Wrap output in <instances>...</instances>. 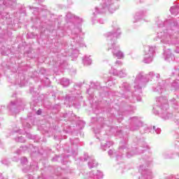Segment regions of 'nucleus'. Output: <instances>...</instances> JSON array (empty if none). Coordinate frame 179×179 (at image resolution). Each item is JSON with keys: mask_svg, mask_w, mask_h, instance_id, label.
Listing matches in <instances>:
<instances>
[{"mask_svg": "<svg viewBox=\"0 0 179 179\" xmlns=\"http://www.w3.org/2000/svg\"><path fill=\"white\" fill-rule=\"evenodd\" d=\"M170 12L172 15H177L179 13V6H173L170 8Z\"/></svg>", "mask_w": 179, "mask_h": 179, "instance_id": "nucleus-32", "label": "nucleus"}, {"mask_svg": "<svg viewBox=\"0 0 179 179\" xmlns=\"http://www.w3.org/2000/svg\"><path fill=\"white\" fill-rule=\"evenodd\" d=\"M82 31V27L80 26L75 27L72 31L71 33L73 34L72 41H71V55H73V57H78V54H79V50L78 48L79 47H85V42H83V38L78 36L79 33Z\"/></svg>", "mask_w": 179, "mask_h": 179, "instance_id": "nucleus-7", "label": "nucleus"}, {"mask_svg": "<svg viewBox=\"0 0 179 179\" xmlns=\"http://www.w3.org/2000/svg\"><path fill=\"white\" fill-rule=\"evenodd\" d=\"M110 146H113V142L112 141H103L101 143V149H102V150H106V149H108V148H110Z\"/></svg>", "mask_w": 179, "mask_h": 179, "instance_id": "nucleus-24", "label": "nucleus"}, {"mask_svg": "<svg viewBox=\"0 0 179 179\" xmlns=\"http://www.w3.org/2000/svg\"><path fill=\"white\" fill-rule=\"evenodd\" d=\"M135 110H136V108L132 105H130L129 106L127 107V110L126 112H122L121 113V115H125L126 113H132L134 111H135Z\"/></svg>", "mask_w": 179, "mask_h": 179, "instance_id": "nucleus-28", "label": "nucleus"}, {"mask_svg": "<svg viewBox=\"0 0 179 179\" xmlns=\"http://www.w3.org/2000/svg\"><path fill=\"white\" fill-rule=\"evenodd\" d=\"M88 158V167L89 169H94V167H97L99 166V163L96 162V159H94V157H88L87 154H85L84 160L86 162Z\"/></svg>", "mask_w": 179, "mask_h": 179, "instance_id": "nucleus-15", "label": "nucleus"}, {"mask_svg": "<svg viewBox=\"0 0 179 179\" xmlns=\"http://www.w3.org/2000/svg\"><path fill=\"white\" fill-rule=\"evenodd\" d=\"M30 121V116L27 117V119L22 120V127L24 129L25 132L27 129H30L31 128V124L29 122Z\"/></svg>", "mask_w": 179, "mask_h": 179, "instance_id": "nucleus-21", "label": "nucleus"}, {"mask_svg": "<svg viewBox=\"0 0 179 179\" xmlns=\"http://www.w3.org/2000/svg\"><path fill=\"white\" fill-rule=\"evenodd\" d=\"M0 143H1V141H0Z\"/></svg>", "mask_w": 179, "mask_h": 179, "instance_id": "nucleus-62", "label": "nucleus"}, {"mask_svg": "<svg viewBox=\"0 0 179 179\" xmlns=\"http://www.w3.org/2000/svg\"><path fill=\"white\" fill-rule=\"evenodd\" d=\"M3 5L12 8L16 6V0H3Z\"/></svg>", "mask_w": 179, "mask_h": 179, "instance_id": "nucleus-23", "label": "nucleus"}, {"mask_svg": "<svg viewBox=\"0 0 179 179\" xmlns=\"http://www.w3.org/2000/svg\"><path fill=\"white\" fill-rule=\"evenodd\" d=\"M0 178L1 179H8V178H6L5 176H3V174H2V173L0 174Z\"/></svg>", "mask_w": 179, "mask_h": 179, "instance_id": "nucleus-46", "label": "nucleus"}, {"mask_svg": "<svg viewBox=\"0 0 179 179\" xmlns=\"http://www.w3.org/2000/svg\"><path fill=\"white\" fill-rule=\"evenodd\" d=\"M109 73L113 75L114 76H119V78H125L128 73L127 72V69H122L120 71L111 67V69L109 71Z\"/></svg>", "mask_w": 179, "mask_h": 179, "instance_id": "nucleus-14", "label": "nucleus"}, {"mask_svg": "<svg viewBox=\"0 0 179 179\" xmlns=\"http://www.w3.org/2000/svg\"><path fill=\"white\" fill-rule=\"evenodd\" d=\"M31 169H34V167H33V165H31Z\"/></svg>", "mask_w": 179, "mask_h": 179, "instance_id": "nucleus-58", "label": "nucleus"}, {"mask_svg": "<svg viewBox=\"0 0 179 179\" xmlns=\"http://www.w3.org/2000/svg\"><path fill=\"white\" fill-rule=\"evenodd\" d=\"M119 8L120 6H118L117 0H101L99 6L95 7L93 15L96 16V15L106 13L107 10H108L110 13H114Z\"/></svg>", "mask_w": 179, "mask_h": 179, "instance_id": "nucleus-6", "label": "nucleus"}, {"mask_svg": "<svg viewBox=\"0 0 179 179\" xmlns=\"http://www.w3.org/2000/svg\"><path fill=\"white\" fill-rule=\"evenodd\" d=\"M139 173L141 176L139 179H152L153 173L150 169H145V165H141L138 169Z\"/></svg>", "mask_w": 179, "mask_h": 179, "instance_id": "nucleus-11", "label": "nucleus"}, {"mask_svg": "<svg viewBox=\"0 0 179 179\" xmlns=\"http://www.w3.org/2000/svg\"><path fill=\"white\" fill-rule=\"evenodd\" d=\"M173 75H178L179 76V68L178 69H175V72H173Z\"/></svg>", "mask_w": 179, "mask_h": 179, "instance_id": "nucleus-41", "label": "nucleus"}, {"mask_svg": "<svg viewBox=\"0 0 179 179\" xmlns=\"http://www.w3.org/2000/svg\"><path fill=\"white\" fill-rule=\"evenodd\" d=\"M120 91L117 92L115 96L118 97H122L123 99H129V97H134V90L131 88V85L128 83H123L120 86Z\"/></svg>", "mask_w": 179, "mask_h": 179, "instance_id": "nucleus-8", "label": "nucleus"}, {"mask_svg": "<svg viewBox=\"0 0 179 179\" xmlns=\"http://www.w3.org/2000/svg\"><path fill=\"white\" fill-rule=\"evenodd\" d=\"M136 3H141V2H142V1H141V0H136Z\"/></svg>", "mask_w": 179, "mask_h": 179, "instance_id": "nucleus-52", "label": "nucleus"}, {"mask_svg": "<svg viewBox=\"0 0 179 179\" xmlns=\"http://www.w3.org/2000/svg\"><path fill=\"white\" fill-rule=\"evenodd\" d=\"M85 178L86 179H103V172L101 171H92L85 173Z\"/></svg>", "mask_w": 179, "mask_h": 179, "instance_id": "nucleus-12", "label": "nucleus"}, {"mask_svg": "<svg viewBox=\"0 0 179 179\" xmlns=\"http://www.w3.org/2000/svg\"><path fill=\"white\" fill-rule=\"evenodd\" d=\"M160 78V74H155L153 71H150L148 74H145L143 71H140L136 75L134 80V89L135 93H142V87H145L149 83L150 79H156L158 80L157 87H152V92L162 94L166 92V81L162 80Z\"/></svg>", "mask_w": 179, "mask_h": 179, "instance_id": "nucleus-1", "label": "nucleus"}, {"mask_svg": "<svg viewBox=\"0 0 179 179\" xmlns=\"http://www.w3.org/2000/svg\"><path fill=\"white\" fill-rule=\"evenodd\" d=\"M60 85H62V86L64 87H68V86L70 85L69 79L62 78L60 80Z\"/></svg>", "mask_w": 179, "mask_h": 179, "instance_id": "nucleus-29", "label": "nucleus"}, {"mask_svg": "<svg viewBox=\"0 0 179 179\" xmlns=\"http://www.w3.org/2000/svg\"><path fill=\"white\" fill-rule=\"evenodd\" d=\"M28 8L31 10H34L32 12V13H34V15H37V12H38V8L37 7H31L30 6H28Z\"/></svg>", "mask_w": 179, "mask_h": 179, "instance_id": "nucleus-36", "label": "nucleus"}, {"mask_svg": "<svg viewBox=\"0 0 179 179\" xmlns=\"http://www.w3.org/2000/svg\"><path fill=\"white\" fill-rule=\"evenodd\" d=\"M17 160H18L17 157H14L13 158V162H17Z\"/></svg>", "mask_w": 179, "mask_h": 179, "instance_id": "nucleus-48", "label": "nucleus"}, {"mask_svg": "<svg viewBox=\"0 0 179 179\" xmlns=\"http://www.w3.org/2000/svg\"><path fill=\"white\" fill-rule=\"evenodd\" d=\"M173 103H176V99H173Z\"/></svg>", "mask_w": 179, "mask_h": 179, "instance_id": "nucleus-59", "label": "nucleus"}, {"mask_svg": "<svg viewBox=\"0 0 179 179\" xmlns=\"http://www.w3.org/2000/svg\"><path fill=\"white\" fill-rule=\"evenodd\" d=\"M14 139L15 142H20V143H24V142H26V139L23 136L15 137Z\"/></svg>", "mask_w": 179, "mask_h": 179, "instance_id": "nucleus-34", "label": "nucleus"}, {"mask_svg": "<svg viewBox=\"0 0 179 179\" xmlns=\"http://www.w3.org/2000/svg\"><path fill=\"white\" fill-rule=\"evenodd\" d=\"M93 89H100V84L99 83L91 84L90 89L87 90V93H88L91 97H93L94 96Z\"/></svg>", "mask_w": 179, "mask_h": 179, "instance_id": "nucleus-20", "label": "nucleus"}, {"mask_svg": "<svg viewBox=\"0 0 179 179\" xmlns=\"http://www.w3.org/2000/svg\"><path fill=\"white\" fill-rule=\"evenodd\" d=\"M21 130H17V131H11L10 136H12V135H16V134L19 133V134H22V132L20 131Z\"/></svg>", "mask_w": 179, "mask_h": 179, "instance_id": "nucleus-40", "label": "nucleus"}, {"mask_svg": "<svg viewBox=\"0 0 179 179\" xmlns=\"http://www.w3.org/2000/svg\"><path fill=\"white\" fill-rule=\"evenodd\" d=\"M112 27L113 31L107 32L105 34L106 41H108V51L111 50L113 57H116L118 59H122L125 55L120 50V45H117V38H120V36H121V29L117 22H113Z\"/></svg>", "mask_w": 179, "mask_h": 179, "instance_id": "nucleus-3", "label": "nucleus"}, {"mask_svg": "<svg viewBox=\"0 0 179 179\" xmlns=\"http://www.w3.org/2000/svg\"><path fill=\"white\" fill-rule=\"evenodd\" d=\"M73 155H78V152L76 151H75Z\"/></svg>", "mask_w": 179, "mask_h": 179, "instance_id": "nucleus-56", "label": "nucleus"}, {"mask_svg": "<svg viewBox=\"0 0 179 179\" xmlns=\"http://www.w3.org/2000/svg\"><path fill=\"white\" fill-rule=\"evenodd\" d=\"M156 46L153 45H145L144 46V64H150L153 62V58H155V54Z\"/></svg>", "mask_w": 179, "mask_h": 179, "instance_id": "nucleus-10", "label": "nucleus"}, {"mask_svg": "<svg viewBox=\"0 0 179 179\" xmlns=\"http://www.w3.org/2000/svg\"><path fill=\"white\" fill-rule=\"evenodd\" d=\"M143 15H145L144 11H140L138 13H136L134 16V23H136V22H139V20H141Z\"/></svg>", "mask_w": 179, "mask_h": 179, "instance_id": "nucleus-25", "label": "nucleus"}, {"mask_svg": "<svg viewBox=\"0 0 179 179\" xmlns=\"http://www.w3.org/2000/svg\"><path fill=\"white\" fill-rule=\"evenodd\" d=\"M1 163L3 164H5L6 166H9V164H10V162H9V159H3L2 161H1Z\"/></svg>", "mask_w": 179, "mask_h": 179, "instance_id": "nucleus-37", "label": "nucleus"}, {"mask_svg": "<svg viewBox=\"0 0 179 179\" xmlns=\"http://www.w3.org/2000/svg\"><path fill=\"white\" fill-rule=\"evenodd\" d=\"M104 22H105L104 20H103V19L99 20V23H100L101 24H104Z\"/></svg>", "mask_w": 179, "mask_h": 179, "instance_id": "nucleus-44", "label": "nucleus"}, {"mask_svg": "<svg viewBox=\"0 0 179 179\" xmlns=\"http://www.w3.org/2000/svg\"><path fill=\"white\" fill-rule=\"evenodd\" d=\"M73 100H74L73 96H71V95H66L64 99V104H66V106H71Z\"/></svg>", "mask_w": 179, "mask_h": 179, "instance_id": "nucleus-26", "label": "nucleus"}, {"mask_svg": "<svg viewBox=\"0 0 179 179\" xmlns=\"http://www.w3.org/2000/svg\"><path fill=\"white\" fill-rule=\"evenodd\" d=\"M68 55H62V57L59 55L56 62V66H61L63 64H65V57H68Z\"/></svg>", "mask_w": 179, "mask_h": 179, "instance_id": "nucleus-22", "label": "nucleus"}, {"mask_svg": "<svg viewBox=\"0 0 179 179\" xmlns=\"http://www.w3.org/2000/svg\"><path fill=\"white\" fill-rule=\"evenodd\" d=\"M157 107H154L152 111L155 115L161 114V117L163 120H170L173 117V114L167 113L169 103L166 96H159L156 98Z\"/></svg>", "mask_w": 179, "mask_h": 179, "instance_id": "nucleus-5", "label": "nucleus"}, {"mask_svg": "<svg viewBox=\"0 0 179 179\" xmlns=\"http://www.w3.org/2000/svg\"><path fill=\"white\" fill-rule=\"evenodd\" d=\"M162 157L165 159H174L176 153H174L173 150L164 151L162 153Z\"/></svg>", "mask_w": 179, "mask_h": 179, "instance_id": "nucleus-19", "label": "nucleus"}, {"mask_svg": "<svg viewBox=\"0 0 179 179\" xmlns=\"http://www.w3.org/2000/svg\"><path fill=\"white\" fill-rule=\"evenodd\" d=\"M75 141L76 142H79V138H76Z\"/></svg>", "mask_w": 179, "mask_h": 179, "instance_id": "nucleus-55", "label": "nucleus"}, {"mask_svg": "<svg viewBox=\"0 0 179 179\" xmlns=\"http://www.w3.org/2000/svg\"><path fill=\"white\" fill-rule=\"evenodd\" d=\"M143 129L145 131H144V132L141 131V134H148V132H150L151 134H155H155L159 135V134H160V132H162V129L160 128L156 127V126H153L152 128L145 127L143 128Z\"/></svg>", "mask_w": 179, "mask_h": 179, "instance_id": "nucleus-17", "label": "nucleus"}, {"mask_svg": "<svg viewBox=\"0 0 179 179\" xmlns=\"http://www.w3.org/2000/svg\"><path fill=\"white\" fill-rule=\"evenodd\" d=\"M83 62L86 66L92 65V59L90 56H85L83 59Z\"/></svg>", "mask_w": 179, "mask_h": 179, "instance_id": "nucleus-27", "label": "nucleus"}, {"mask_svg": "<svg viewBox=\"0 0 179 179\" xmlns=\"http://www.w3.org/2000/svg\"><path fill=\"white\" fill-rule=\"evenodd\" d=\"M33 92V90H30V93H32Z\"/></svg>", "mask_w": 179, "mask_h": 179, "instance_id": "nucleus-57", "label": "nucleus"}, {"mask_svg": "<svg viewBox=\"0 0 179 179\" xmlns=\"http://www.w3.org/2000/svg\"><path fill=\"white\" fill-rule=\"evenodd\" d=\"M30 34H32V36H31V38H34V34L29 33V34H28V36H30Z\"/></svg>", "mask_w": 179, "mask_h": 179, "instance_id": "nucleus-51", "label": "nucleus"}, {"mask_svg": "<svg viewBox=\"0 0 179 179\" xmlns=\"http://www.w3.org/2000/svg\"><path fill=\"white\" fill-rule=\"evenodd\" d=\"M115 66H122V62H121L120 60H117L115 62Z\"/></svg>", "mask_w": 179, "mask_h": 179, "instance_id": "nucleus-38", "label": "nucleus"}, {"mask_svg": "<svg viewBox=\"0 0 179 179\" xmlns=\"http://www.w3.org/2000/svg\"><path fill=\"white\" fill-rule=\"evenodd\" d=\"M73 20L76 22V23H78V24H79V26H80V24H82V22H83V19L78 16H74V15L71 14V13H67V14L66 15V20L67 22H69L70 20Z\"/></svg>", "mask_w": 179, "mask_h": 179, "instance_id": "nucleus-16", "label": "nucleus"}, {"mask_svg": "<svg viewBox=\"0 0 179 179\" xmlns=\"http://www.w3.org/2000/svg\"><path fill=\"white\" fill-rule=\"evenodd\" d=\"M34 107H36V106H33L31 104V110H33L34 111H36V108H34Z\"/></svg>", "mask_w": 179, "mask_h": 179, "instance_id": "nucleus-50", "label": "nucleus"}, {"mask_svg": "<svg viewBox=\"0 0 179 179\" xmlns=\"http://www.w3.org/2000/svg\"><path fill=\"white\" fill-rule=\"evenodd\" d=\"M115 83H116L115 79H113L110 78L108 80V82H106V86H108V87H111V86H114Z\"/></svg>", "mask_w": 179, "mask_h": 179, "instance_id": "nucleus-31", "label": "nucleus"}, {"mask_svg": "<svg viewBox=\"0 0 179 179\" xmlns=\"http://www.w3.org/2000/svg\"><path fill=\"white\" fill-rule=\"evenodd\" d=\"M136 100H137L138 101H141V98H140L139 96H136Z\"/></svg>", "mask_w": 179, "mask_h": 179, "instance_id": "nucleus-53", "label": "nucleus"}, {"mask_svg": "<svg viewBox=\"0 0 179 179\" xmlns=\"http://www.w3.org/2000/svg\"><path fill=\"white\" fill-rule=\"evenodd\" d=\"M138 146L133 147L131 149L127 150V142L122 141L119 147V151L115 152L114 150H109L108 154L109 156H115L116 160H122V155L127 152L126 157L130 159L135 155H142L145 150L150 149V146L146 143V142L140 139L137 141Z\"/></svg>", "mask_w": 179, "mask_h": 179, "instance_id": "nucleus-2", "label": "nucleus"}, {"mask_svg": "<svg viewBox=\"0 0 179 179\" xmlns=\"http://www.w3.org/2000/svg\"><path fill=\"white\" fill-rule=\"evenodd\" d=\"M29 179H33V176L31 175L29 176Z\"/></svg>", "mask_w": 179, "mask_h": 179, "instance_id": "nucleus-54", "label": "nucleus"}, {"mask_svg": "<svg viewBox=\"0 0 179 179\" xmlns=\"http://www.w3.org/2000/svg\"><path fill=\"white\" fill-rule=\"evenodd\" d=\"M122 134V131L120 130L119 131H117L116 135H121Z\"/></svg>", "mask_w": 179, "mask_h": 179, "instance_id": "nucleus-49", "label": "nucleus"}, {"mask_svg": "<svg viewBox=\"0 0 179 179\" xmlns=\"http://www.w3.org/2000/svg\"><path fill=\"white\" fill-rule=\"evenodd\" d=\"M144 160H145V164H147V166H150L152 164V162H153V159H152V157H150V156L144 158Z\"/></svg>", "mask_w": 179, "mask_h": 179, "instance_id": "nucleus-35", "label": "nucleus"}, {"mask_svg": "<svg viewBox=\"0 0 179 179\" xmlns=\"http://www.w3.org/2000/svg\"><path fill=\"white\" fill-rule=\"evenodd\" d=\"M21 164H22L23 165L27 164V158L24 157L21 158Z\"/></svg>", "mask_w": 179, "mask_h": 179, "instance_id": "nucleus-39", "label": "nucleus"}, {"mask_svg": "<svg viewBox=\"0 0 179 179\" xmlns=\"http://www.w3.org/2000/svg\"><path fill=\"white\" fill-rule=\"evenodd\" d=\"M24 107V104L22 101V99L11 101L7 106V108L11 115L19 114V111H20V110H23Z\"/></svg>", "mask_w": 179, "mask_h": 179, "instance_id": "nucleus-9", "label": "nucleus"}, {"mask_svg": "<svg viewBox=\"0 0 179 179\" xmlns=\"http://www.w3.org/2000/svg\"><path fill=\"white\" fill-rule=\"evenodd\" d=\"M36 2H38V3H41V2H44V0H35Z\"/></svg>", "mask_w": 179, "mask_h": 179, "instance_id": "nucleus-47", "label": "nucleus"}, {"mask_svg": "<svg viewBox=\"0 0 179 179\" xmlns=\"http://www.w3.org/2000/svg\"><path fill=\"white\" fill-rule=\"evenodd\" d=\"M164 57L166 62H173V61L176 59V57H174V55L171 54V50H170V49L164 50Z\"/></svg>", "mask_w": 179, "mask_h": 179, "instance_id": "nucleus-18", "label": "nucleus"}, {"mask_svg": "<svg viewBox=\"0 0 179 179\" xmlns=\"http://www.w3.org/2000/svg\"><path fill=\"white\" fill-rule=\"evenodd\" d=\"M176 52L178 53L179 52L178 50H176Z\"/></svg>", "mask_w": 179, "mask_h": 179, "instance_id": "nucleus-60", "label": "nucleus"}, {"mask_svg": "<svg viewBox=\"0 0 179 179\" xmlns=\"http://www.w3.org/2000/svg\"><path fill=\"white\" fill-rule=\"evenodd\" d=\"M71 143H73V144L74 143L73 141H71Z\"/></svg>", "mask_w": 179, "mask_h": 179, "instance_id": "nucleus-61", "label": "nucleus"}, {"mask_svg": "<svg viewBox=\"0 0 179 179\" xmlns=\"http://www.w3.org/2000/svg\"><path fill=\"white\" fill-rule=\"evenodd\" d=\"M26 136H27V138H28L29 139H32V138H33V136H31V134H30L29 133H27V134H26Z\"/></svg>", "mask_w": 179, "mask_h": 179, "instance_id": "nucleus-42", "label": "nucleus"}, {"mask_svg": "<svg viewBox=\"0 0 179 179\" xmlns=\"http://www.w3.org/2000/svg\"><path fill=\"white\" fill-rule=\"evenodd\" d=\"M36 114H37V115H41V109H38V110L36 111Z\"/></svg>", "mask_w": 179, "mask_h": 179, "instance_id": "nucleus-45", "label": "nucleus"}, {"mask_svg": "<svg viewBox=\"0 0 179 179\" xmlns=\"http://www.w3.org/2000/svg\"><path fill=\"white\" fill-rule=\"evenodd\" d=\"M131 131H138L141 127L143 126V123L138 117H134L131 119Z\"/></svg>", "mask_w": 179, "mask_h": 179, "instance_id": "nucleus-13", "label": "nucleus"}, {"mask_svg": "<svg viewBox=\"0 0 179 179\" xmlns=\"http://www.w3.org/2000/svg\"><path fill=\"white\" fill-rule=\"evenodd\" d=\"M26 150H27V146L26 145H23V146H21L20 148V149H18L17 151H16V154L17 155H20V153H22V152H26Z\"/></svg>", "mask_w": 179, "mask_h": 179, "instance_id": "nucleus-33", "label": "nucleus"}, {"mask_svg": "<svg viewBox=\"0 0 179 179\" xmlns=\"http://www.w3.org/2000/svg\"><path fill=\"white\" fill-rule=\"evenodd\" d=\"M179 89V80H175L171 83V90H177Z\"/></svg>", "mask_w": 179, "mask_h": 179, "instance_id": "nucleus-30", "label": "nucleus"}, {"mask_svg": "<svg viewBox=\"0 0 179 179\" xmlns=\"http://www.w3.org/2000/svg\"><path fill=\"white\" fill-rule=\"evenodd\" d=\"M158 27H165L157 33V38H159L162 44H174V35L173 31L178 29V22L176 20H167L158 22Z\"/></svg>", "mask_w": 179, "mask_h": 179, "instance_id": "nucleus-4", "label": "nucleus"}, {"mask_svg": "<svg viewBox=\"0 0 179 179\" xmlns=\"http://www.w3.org/2000/svg\"><path fill=\"white\" fill-rule=\"evenodd\" d=\"M58 159H59V156L56 155L55 157L52 158V162H57Z\"/></svg>", "mask_w": 179, "mask_h": 179, "instance_id": "nucleus-43", "label": "nucleus"}]
</instances>
